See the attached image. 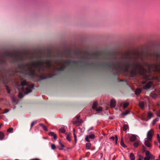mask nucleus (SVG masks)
Wrapping results in <instances>:
<instances>
[{"label":"nucleus","mask_w":160,"mask_h":160,"mask_svg":"<svg viewBox=\"0 0 160 160\" xmlns=\"http://www.w3.org/2000/svg\"><path fill=\"white\" fill-rule=\"evenodd\" d=\"M135 55L136 58L128 54L118 58L108 55L103 58L108 61L103 63L102 65L110 71H115L113 73L115 76H118L122 72L128 73L131 68V77H133L139 74L143 79V89H149L152 84V80L155 78L151 75L152 72L160 73V53L156 52H138Z\"/></svg>","instance_id":"nucleus-1"},{"label":"nucleus","mask_w":160,"mask_h":160,"mask_svg":"<svg viewBox=\"0 0 160 160\" xmlns=\"http://www.w3.org/2000/svg\"><path fill=\"white\" fill-rule=\"evenodd\" d=\"M37 59L36 62H32L30 64L25 62L26 58L20 55H17L13 52H5L0 55V67L1 69H4V67L7 65L8 61L10 59L12 60V62L17 64L18 68L22 69L25 72V74L28 75L32 78L37 76L35 73V69H37L39 73L44 71L45 68L49 69L52 67L51 59L43 60L40 59Z\"/></svg>","instance_id":"nucleus-2"},{"label":"nucleus","mask_w":160,"mask_h":160,"mask_svg":"<svg viewBox=\"0 0 160 160\" xmlns=\"http://www.w3.org/2000/svg\"><path fill=\"white\" fill-rule=\"evenodd\" d=\"M60 61L62 62L65 64H68V66H70L72 64L73 66H76L79 63L83 64L85 66H92L94 65V63L92 62L90 63L88 62H84L83 61H75L73 60L71 61L68 59H66L65 60L62 59H59L58 61L55 60V62L56 64H57L58 62Z\"/></svg>","instance_id":"nucleus-3"},{"label":"nucleus","mask_w":160,"mask_h":160,"mask_svg":"<svg viewBox=\"0 0 160 160\" xmlns=\"http://www.w3.org/2000/svg\"><path fill=\"white\" fill-rule=\"evenodd\" d=\"M20 87H22L21 91L26 95L32 92V89L34 87V85L30 86L26 81H24L22 82L21 85H19L18 88H20Z\"/></svg>","instance_id":"nucleus-4"},{"label":"nucleus","mask_w":160,"mask_h":160,"mask_svg":"<svg viewBox=\"0 0 160 160\" xmlns=\"http://www.w3.org/2000/svg\"><path fill=\"white\" fill-rule=\"evenodd\" d=\"M58 54L61 58H62L64 57L65 58L71 57V53L70 52H58Z\"/></svg>","instance_id":"nucleus-5"},{"label":"nucleus","mask_w":160,"mask_h":160,"mask_svg":"<svg viewBox=\"0 0 160 160\" xmlns=\"http://www.w3.org/2000/svg\"><path fill=\"white\" fill-rule=\"evenodd\" d=\"M102 54L101 52H97L96 53H92L89 55V56H92L91 58H95L96 59H98V56L99 55H101Z\"/></svg>","instance_id":"nucleus-6"},{"label":"nucleus","mask_w":160,"mask_h":160,"mask_svg":"<svg viewBox=\"0 0 160 160\" xmlns=\"http://www.w3.org/2000/svg\"><path fill=\"white\" fill-rule=\"evenodd\" d=\"M153 132L152 129H151L148 132L147 139L148 141H151L152 140Z\"/></svg>","instance_id":"nucleus-7"},{"label":"nucleus","mask_w":160,"mask_h":160,"mask_svg":"<svg viewBox=\"0 0 160 160\" xmlns=\"http://www.w3.org/2000/svg\"><path fill=\"white\" fill-rule=\"evenodd\" d=\"M97 103L96 102H94L92 105V108L97 111H100L102 110V108L101 107H97Z\"/></svg>","instance_id":"nucleus-8"},{"label":"nucleus","mask_w":160,"mask_h":160,"mask_svg":"<svg viewBox=\"0 0 160 160\" xmlns=\"http://www.w3.org/2000/svg\"><path fill=\"white\" fill-rule=\"evenodd\" d=\"M74 54L77 57H78L79 55H80L81 58V59L85 58L88 59H89V56L84 55V56H83L81 55V53H80L78 51H76L75 52Z\"/></svg>","instance_id":"nucleus-9"},{"label":"nucleus","mask_w":160,"mask_h":160,"mask_svg":"<svg viewBox=\"0 0 160 160\" xmlns=\"http://www.w3.org/2000/svg\"><path fill=\"white\" fill-rule=\"evenodd\" d=\"M55 75L54 74H52L51 73H48V76H45L43 75H40L39 76V78L40 79L43 80L46 79L47 78H51Z\"/></svg>","instance_id":"nucleus-10"},{"label":"nucleus","mask_w":160,"mask_h":160,"mask_svg":"<svg viewBox=\"0 0 160 160\" xmlns=\"http://www.w3.org/2000/svg\"><path fill=\"white\" fill-rule=\"evenodd\" d=\"M67 67V66L63 65L61 66L59 68H56V69L57 71H63L64 69Z\"/></svg>","instance_id":"nucleus-11"},{"label":"nucleus","mask_w":160,"mask_h":160,"mask_svg":"<svg viewBox=\"0 0 160 160\" xmlns=\"http://www.w3.org/2000/svg\"><path fill=\"white\" fill-rule=\"evenodd\" d=\"M116 105V101L115 100L112 99L110 102V107L111 108H114Z\"/></svg>","instance_id":"nucleus-12"},{"label":"nucleus","mask_w":160,"mask_h":160,"mask_svg":"<svg viewBox=\"0 0 160 160\" xmlns=\"http://www.w3.org/2000/svg\"><path fill=\"white\" fill-rule=\"evenodd\" d=\"M48 135L53 137V139L56 140L57 138V135L53 132H50L48 133Z\"/></svg>","instance_id":"nucleus-13"},{"label":"nucleus","mask_w":160,"mask_h":160,"mask_svg":"<svg viewBox=\"0 0 160 160\" xmlns=\"http://www.w3.org/2000/svg\"><path fill=\"white\" fill-rule=\"evenodd\" d=\"M136 139V137L135 135L132 134L130 138V140L131 142H133Z\"/></svg>","instance_id":"nucleus-14"},{"label":"nucleus","mask_w":160,"mask_h":160,"mask_svg":"<svg viewBox=\"0 0 160 160\" xmlns=\"http://www.w3.org/2000/svg\"><path fill=\"white\" fill-rule=\"evenodd\" d=\"M144 144L148 147H150L151 146V144L148 140H145Z\"/></svg>","instance_id":"nucleus-15"},{"label":"nucleus","mask_w":160,"mask_h":160,"mask_svg":"<svg viewBox=\"0 0 160 160\" xmlns=\"http://www.w3.org/2000/svg\"><path fill=\"white\" fill-rule=\"evenodd\" d=\"M139 106L141 108H143L144 106V102L143 101H140L139 102Z\"/></svg>","instance_id":"nucleus-16"},{"label":"nucleus","mask_w":160,"mask_h":160,"mask_svg":"<svg viewBox=\"0 0 160 160\" xmlns=\"http://www.w3.org/2000/svg\"><path fill=\"white\" fill-rule=\"evenodd\" d=\"M129 158L131 160H135V156L132 152H131L130 153L129 155Z\"/></svg>","instance_id":"nucleus-17"},{"label":"nucleus","mask_w":160,"mask_h":160,"mask_svg":"<svg viewBox=\"0 0 160 160\" xmlns=\"http://www.w3.org/2000/svg\"><path fill=\"white\" fill-rule=\"evenodd\" d=\"M39 125L41 126H42L43 128V129L45 130L46 131H48V128L47 127L44 125L42 123L39 124Z\"/></svg>","instance_id":"nucleus-18"},{"label":"nucleus","mask_w":160,"mask_h":160,"mask_svg":"<svg viewBox=\"0 0 160 160\" xmlns=\"http://www.w3.org/2000/svg\"><path fill=\"white\" fill-rule=\"evenodd\" d=\"M47 57L49 58L53 57L54 58H56V56L55 55H52L51 53H50L48 55Z\"/></svg>","instance_id":"nucleus-19"},{"label":"nucleus","mask_w":160,"mask_h":160,"mask_svg":"<svg viewBox=\"0 0 160 160\" xmlns=\"http://www.w3.org/2000/svg\"><path fill=\"white\" fill-rule=\"evenodd\" d=\"M121 145L124 148L126 147V146L124 144L122 138H121V141L120 142Z\"/></svg>","instance_id":"nucleus-20"},{"label":"nucleus","mask_w":160,"mask_h":160,"mask_svg":"<svg viewBox=\"0 0 160 160\" xmlns=\"http://www.w3.org/2000/svg\"><path fill=\"white\" fill-rule=\"evenodd\" d=\"M128 126L126 124H124L123 125V130L124 131H126L127 129H128Z\"/></svg>","instance_id":"nucleus-21"},{"label":"nucleus","mask_w":160,"mask_h":160,"mask_svg":"<svg viewBox=\"0 0 160 160\" xmlns=\"http://www.w3.org/2000/svg\"><path fill=\"white\" fill-rule=\"evenodd\" d=\"M4 134L2 132H0V140H2L4 137Z\"/></svg>","instance_id":"nucleus-22"},{"label":"nucleus","mask_w":160,"mask_h":160,"mask_svg":"<svg viewBox=\"0 0 160 160\" xmlns=\"http://www.w3.org/2000/svg\"><path fill=\"white\" fill-rule=\"evenodd\" d=\"M153 116V114L150 112L148 113V117L149 119L151 118Z\"/></svg>","instance_id":"nucleus-23"},{"label":"nucleus","mask_w":160,"mask_h":160,"mask_svg":"<svg viewBox=\"0 0 160 160\" xmlns=\"http://www.w3.org/2000/svg\"><path fill=\"white\" fill-rule=\"evenodd\" d=\"M141 91L140 89H137L135 91V94L136 95H138L141 92Z\"/></svg>","instance_id":"nucleus-24"},{"label":"nucleus","mask_w":160,"mask_h":160,"mask_svg":"<svg viewBox=\"0 0 160 160\" xmlns=\"http://www.w3.org/2000/svg\"><path fill=\"white\" fill-rule=\"evenodd\" d=\"M159 120V118H156L155 119H154L153 121L152 122V125H154Z\"/></svg>","instance_id":"nucleus-25"},{"label":"nucleus","mask_w":160,"mask_h":160,"mask_svg":"<svg viewBox=\"0 0 160 160\" xmlns=\"http://www.w3.org/2000/svg\"><path fill=\"white\" fill-rule=\"evenodd\" d=\"M110 138L111 139H112L113 140L115 139V140L116 143H117V142L118 140V136L117 135L115 136V138L114 137L112 136V137Z\"/></svg>","instance_id":"nucleus-26"},{"label":"nucleus","mask_w":160,"mask_h":160,"mask_svg":"<svg viewBox=\"0 0 160 160\" xmlns=\"http://www.w3.org/2000/svg\"><path fill=\"white\" fill-rule=\"evenodd\" d=\"M66 139L69 142H70L71 141V137L69 134L67 135Z\"/></svg>","instance_id":"nucleus-27"},{"label":"nucleus","mask_w":160,"mask_h":160,"mask_svg":"<svg viewBox=\"0 0 160 160\" xmlns=\"http://www.w3.org/2000/svg\"><path fill=\"white\" fill-rule=\"evenodd\" d=\"M59 131L61 133H64L65 132V130L63 128H61L59 129Z\"/></svg>","instance_id":"nucleus-28"},{"label":"nucleus","mask_w":160,"mask_h":160,"mask_svg":"<svg viewBox=\"0 0 160 160\" xmlns=\"http://www.w3.org/2000/svg\"><path fill=\"white\" fill-rule=\"evenodd\" d=\"M5 86L6 88V89L8 93V94H10V93L11 91H10V89L9 88V87L7 85H6Z\"/></svg>","instance_id":"nucleus-29"},{"label":"nucleus","mask_w":160,"mask_h":160,"mask_svg":"<svg viewBox=\"0 0 160 160\" xmlns=\"http://www.w3.org/2000/svg\"><path fill=\"white\" fill-rule=\"evenodd\" d=\"M89 138L90 139H93L95 137V135L93 134H91L88 136Z\"/></svg>","instance_id":"nucleus-30"},{"label":"nucleus","mask_w":160,"mask_h":160,"mask_svg":"<svg viewBox=\"0 0 160 160\" xmlns=\"http://www.w3.org/2000/svg\"><path fill=\"white\" fill-rule=\"evenodd\" d=\"M91 146V144L89 142L87 143L86 144V147L88 149H89L90 148Z\"/></svg>","instance_id":"nucleus-31"},{"label":"nucleus","mask_w":160,"mask_h":160,"mask_svg":"<svg viewBox=\"0 0 160 160\" xmlns=\"http://www.w3.org/2000/svg\"><path fill=\"white\" fill-rule=\"evenodd\" d=\"M128 105H129V103L128 102H126V103H124L123 105V108L124 109L128 107Z\"/></svg>","instance_id":"nucleus-32"},{"label":"nucleus","mask_w":160,"mask_h":160,"mask_svg":"<svg viewBox=\"0 0 160 160\" xmlns=\"http://www.w3.org/2000/svg\"><path fill=\"white\" fill-rule=\"evenodd\" d=\"M82 122V120H78L77 121H76V122H75L74 124H77V123H81Z\"/></svg>","instance_id":"nucleus-33"},{"label":"nucleus","mask_w":160,"mask_h":160,"mask_svg":"<svg viewBox=\"0 0 160 160\" xmlns=\"http://www.w3.org/2000/svg\"><path fill=\"white\" fill-rule=\"evenodd\" d=\"M151 158L150 156H146V157H144V160H149Z\"/></svg>","instance_id":"nucleus-34"},{"label":"nucleus","mask_w":160,"mask_h":160,"mask_svg":"<svg viewBox=\"0 0 160 160\" xmlns=\"http://www.w3.org/2000/svg\"><path fill=\"white\" fill-rule=\"evenodd\" d=\"M145 152V155L146 156H150V155H151V154L150 153V152L148 150H146Z\"/></svg>","instance_id":"nucleus-35"},{"label":"nucleus","mask_w":160,"mask_h":160,"mask_svg":"<svg viewBox=\"0 0 160 160\" xmlns=\"http://www.w3.org/2000/svg\"><path fill=\"white\" fill-rule=\"evenodd\" d=\"M18 96L19 98H22L23 97L24 95H23L22 93L20 92L19 93Z\"/></svg>","instance_id":"nucleus-36"},{"label":"nucleus","mask_w":160,"mask_h":160,"mask_svg":"<svg viewBox=\"0 0 160 160\" xmlns=\"http://www.w3.org/2000/svg\"><path fill=\"white\" fill-rule=\"evenodd\" d=\"M129 113V111H126L125 112H124L122 113V115L123 116H125L127 115Z\"/></svg>","instance_id":"nucleus-37"},{"label":"nucleus","mask_w":160,"mask_h":160,"mask_svg":"<svg viewBox=\"0 0 160 160\" xmlns=\"http://www.w3.org/2000/svg\"><path fill=\"white\" fill-rule=\"evenodd\" d=\"M13 130V128H9L7 130V132H12V131Z\"/></svg>","instance_id":"nucleus-38"},{"label":"nucleus","mask_w":160,"mask_h":160,"mask_svg":"<svg viewBox=\"0 0 160 160\" xmlns=\"http://www.w3.org/2000/svg\"><path fill=\"white\" fill-rule=\"evenodd\" d=\"M37 123L36 121H34L32 122L31 124V128L34 125Z\"/></svg>","instance_id":"nucleus-39"},{"label":"nucleus","mask_w":160,"mask_h":160,"mask_svg":"<svg viewBox=\"0 0 160 160\" xmlns=\"http://www.w3.org/2000/svg\"><path fill=\"white\" fill-rule=\"evenodd\" d=\"M138 145V143L137 142H135L133 144V146L135 147H137Z\"/></svg>","instance_id":"nucleus-40"},{"label":"nucleus","mask_w":160,"mask_h":160,"mask_svg":"<svg viewBox=\"0 0 160 160\" xmlns=\"http://www.w3.org/2000/svg\"><path fill=\"white\" fill-rule=\"evenodd\" d=\"M89 138L88 137V136H87L85 138V140L88 142H89L90 140H89Z\"/></svg>","instance_id":"nucleus-41"},{"label":"nucleus","mask_w":160,"mask_h":160,"mask_svg":"<svg viewBox=\"0 0 160 160\" xmlns=\"http://www.w3.org/2000/svg\"><path fill=\"white\" fill-rule=\"evenodd\" d=\"M74 139L75 144L76 143L77 141L76 135H74Z\"/></svg>","instance_id":"nucleus-42"},{"label":"nucleus","mask_w":160,"mask_h":160,"mask_svg":"<svg viewBox=\"0 0 160 160\" xmlns=\"http://www.w3.org/2000/svg\"><path fill=\"white\" fill-rule=\"evenodd\" d=\"M142 147V151L143 152H146V148L143 145Z\"/></svg>","instance_id":"nucleus-43"},{"label":"nucleus","mask_w":160,"mask_h":160,"mask_svg":"<svg viewBox=\"0 0 160 160\" xmlns=\"http://www.w3.org/2000/svg\"><path fill=\"white\" fill-rule=\"evenodd\" d=\"M56 146L54 144H52L51 145V148L52 149H54L55 148Z\"/></svg>","instance_id":"nucleus-44"},{"label":"nucleus","mask_w":160,"mask_h":160,"mask_svg":"<svg viewBox=\"0 0 160 160\" xmlns=\"http://www.w3.org/2000/svg\"><path fill=\"white\" fill-rule=\"evenodd\" d=\"M150 157H151L150 159L151 160H154L155 159V156H153L151 154V155H150Z\"/></svg>","instance_id":"nucleus-45"},{"label":"nucleus","mask_w":160,"mask_h":160,"mask_svg":"<svg viewBox=\"0 0 160 160\" xmlns=\"http://www.w3.org/2000/svg\"><path fill=\"white\" fill-rule=\"evenodd\" d=\"M5 112H3L2 113L3 114L5 113H6L8 112L9 111V110L7 109H6L5 110Z\"/></svg>","instance_id":"nucleus-46"},{"label":"nucleus","mask_w":160,"mask_h":160,"mask_svg":"<svg viewBox=\"0 0 160 160\" xmlns=\"http://www.w3.org/2000/svg\"><path fill=\"white\" fill-rule=\"evenodd\" d=\"M157 116L158 117H160V110L157 113Z\"/></svg>","instance_id":"nucleus-47"},{"label":"nucleus","mask_w":160,"mask_h":160,"mask_svg":"<svg viewBox=\"0 0 160 160\" xmlns=\"http://www.w3.org/2000/svg\"><path fill=\"white\" fill-rule=\"evenodd\" d=\"M75 131H76L75 129H73V135L74 136V135H76L75 134Z\"/></svg>","instance_id":"nucleus-48"},{"label":"nucleus","mask_w":160,"mask_h":160,"mask_svg":"<svg viewBox=\"0 0 160 160\" xmlns=\"http://www.w3.org/2000/svg\"><path fill=\"white\" fill-rule=\"evenodd\" d=\"M93 127H91V128H90L89 129H88V131H90V130H92L93 129Z\"/></svg>","instance_id":"nucleus-49"},{"label":"nucleus","mask_w":160,"mask_h":160,"mask_svg":"<svg viewBox=\"0 0 160 160\" xmlns=\"http://www.w3.org/2000/svg\"><path fill=\"white\" fill-rule=\"evenodd\" d=\"M160 138V137L158 134H157V139L159 138Z\"/></svg>","instance_id":"nucleus-50"},{"label":"nucleus","mask_w":160,"mask_h":160,"mask_svg":"<svg viewBox=\"0 0 160 160\" xmlns=\"http://www.w3.org/2000/svg\"><path fill=\"white\" fill-rule=\"evenodd\" d=\"M32 160H40L38 158H36L32 159Z\"/></svg>","instance_id":"nucleus-51"},{"label":"nucleus","mask_w":160,"mask_h":160,"mask_svg":"<svg viewBox=\"0 0 160 160\" xmlns=\"http://www.w3.org/2000/svg\"><path fill=\"white\" fill-rule=\"evenodd\" d=\"M60 145H61V146H62V148H63V147H64V145L63 144H62V143H60Z\"/></svg>","instance_id":"nucleus-52"},{"label":"nucleus","mask_w":160,"mask_h":160,"mask_svg":"<svg viewBox=\"0 0 160 160\" xmlns=\"http://www.w3.org/2000/svg\"><path fill=\"white\" fill-rule=\"evenodd\" d=\"M139 158H141V159L143 158V157L141 155H139Z\"/></svg>","instance_id":"nucleus-53"},{"label":"nucleus","mask_w":160,"mask_h":160,"mask_svg":"<svg viewBox=\"0 0 160 160\" xmlns=\"http://www.w3.org/2000/svg\"><path fill=\"white\" fill-rule=\"evenodd\" d=\"M80 116H77L76 117V118L77 119V120H78Z\"/></svg>","instance_id":"nucleus-54"},{"label":"nucleus","mask_w":160,"mask_h":160,"mask_svg":"<svg viewBox=\"0 0 160 160\" xmlns=\"http://www.w3.org/2000/svg\"><path fill=\"white\" fill-rule=\"evenodd\" d=\"M157 140L160 143V138H159L157 139Z\"/></svg>","instance_id":"nucleus-55"},{"label":"nucleus","mask_w":160,"mask_h":160,"mask_svg":"<svg viewBox=\"0 0 160 160\" xmlns=\"http://www.w3.org/2000/svg\"><path fill=\"white\" fill-rule=\"evenodd\" d=\"M158 128L160 130V123L159 124Z\"/></svg>","instance_id":"nucleus-56"},{"label":"nucleus","mask_w":160,"mask_h":160,"mask_svg":"<svg viewBox=\"0 0 160 160\" xmlns=\"http://www.w3.org/2000/svg\"><path fill=\"white\" fill-rule=\"evenodd\" d=\"M59 149L60 150H62L63 149V148H60Z\"/></svg>","instance_id":"nucleus-57"},{"label":"nucleus","mask_w":160,"mask_h":160,"mask_svg":"<svg viewBox=\"0 0 160 160\" xmlns=\"http://www.w3.org/2000/svg\"><path fill=\"white\" fill-rule=\"evenodd\" d=\"M154 143L155 144H156L157 143V142H154Z\"/></svg>","instance_id":"nucleus-58"},{"label":"nucleus","mask_w":160,"mask_h":160,"mask_svg":"<svg viewBox=\"0 0 160 160\" xmlns=\"http://www.w3.org/2000/svg\"><path fill=\"white\" fill-rule=\"evenodd\" d=\"M123 81V80H120V81H121V82H122V81Z\"/></svg>","instance_id":"nucleus-59"},{"label":"nucleus","mask_w":160,"mask_h":160,"mask_svg":"<svg viewBox=\"0 0 160 160\" xmlns=\"http://www.w3.org/2000/svg\"><path fill=\"white\" fill-rule=\"evenodd\" d=\"M2 125L0 124V128H1Z\"/></svg>","instance_id":"nucleus-60"},{"label":"nucleus","mask_w":160,"mask_h":160,"mask_svg":"<svg viewBox=\"0 0 160 160\" xmlns=\"http://www.w3.org/2000/svg\"><path fill=\"white\" fill-rule=\"evenodd\" d=\"M159 158H160V155H159Z\"/></svg>","instance_id":"nucleus-61"},{"label":"nucleus","mask_w":160,"mask_h":160,"mask_svg":"<svg viewBox=\"0 0 160 160\" xmlns=\"http://www.w3.org/2000/svg\"><path fill=\"white\" fill-rule=\"evenodd\" d=\"M159 148H160V146H159Z\"/></svg>","instance_id":"nucleus-62"},{"label":"nucleus","mask_w":160,"mask_h":160,"mask_svg":"<svg viewBox=\"0 0 160 160\" xmlns=\"http://www.w3.org/2000/svg\"><path fill=\"white\" fill-rule=\"evenodd\" d=\"M156 160H159L158 159H156Z\"/></svg>","instance_id":"nucleus-63"},{"label":"nucleus","mask_w":160,"mask_h":160,"mask_svg":"<svg viewBox=\"0 0 160 160\" xmlns=\"http://www.w3.org/2000/svg\"><path fill=\"white\" fill-rule=\"evenodd\" d=\"M1 109V108H0V110Z\"/></svg>","instance_id":"nucleus-64"}]
</instances>
